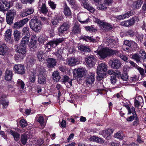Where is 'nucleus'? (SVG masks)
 <instances>
[{"mask_svg":"<svg viewBox=\"0 0 146 146\" xmlns=\"http://www.w3.org/2000/svg\"><path fill=\"white\" fill-rule=\"evenodd\" d=\"M5 79L8 81H10L12 77V72L10 70H6L5 76Z\"/></svg>","mask_w":146,"mask_h":146,"instance_id":"nucleus-24","label":"nucleus"},{"mask_svg":"<svg viewBox=\"0 0 146 146\" xmlns=\"http://www.w3.org/2000/svg\"><path fill=\"white\" fill-rule=\"evenodd\" d=\"M71 11L67 5L65 4L64 9V15L66 16H69L71 15Z\"/></svg>","mask_w":146,"mask_h":146,"instance_id":"nucleus-34","label":"nucleus"},{"mask_svg":"<svg viewBox=\"0 0 146 146\" xmlns=\"http://www.w3.org/2000/svg\"><path fill=\"white\" fill-rule=\"evenodd\" d=\"M0 103L3 105V108H6L8 105L9 102H6L3 98L0 99Z\"/></svg>","mask_w":146,"mask_h":146,"instance_id":"nucleus-41","label":"nucleus"},{"mask_svg":"<svg viewBox=\"0 0 146 146\" xmlns=\"http://www.w3.org/2000/svg\"><path fill=\"white\" fill-rule=\"evenodd\" d=\"M16 52L19 53V55H17L16 56H19L18 58H20L21 59H23L25 56L26 55L27 52L26 47L20 48L19 49H16Z\"/></svg>","mask_w":146,"mask_h":146,"instance_id":"nucleus-14","label":"nucleus"},{"mask_svg":"<svg viewBox=\"0 0 146 146\" xmlns=\"http://www.w3.org/2000/svg\"><path fill=\"white\" fill-rule=\"evenodd\" d=\"M137 116V115L135 112H134V113H133V115L131 116L129 118H127L126 120L128 121H131L134 118H136Z\"/></svg>","mask_w":146,"mask_h":146,"instance_id":"nucleus-61","label":"nucleus"},{"mask_svg":"<svg viewBox=\"0 0 146 146\" xmlns=\"http://www.w3.org/2000/svg\"><path fill=\"white\" fill-rule=\"evenodd\" d=\"M28 139V136L25 134H22L21 136V141L23 145L26 144Z\"/></svg>","mask_w":146,"mask_h":146,"instance_id":"nucleus-37","label":"nucleus"},{"mask_svg":"<svg viewBox=\"0 0 146 146\" xmlns=\"http://www.w3.org/2000/svg\"><path fill=\"white\" fill-rule=\"evenodd\" d=\"M80 28L79 26L77 24H75L72 30V33L74 35H75L80 33Z\"/></svg>","mask_w":146,"mask_h":146,"instance_id":"nucleus-30","label":"nucleus"},{"mask_svg":"<svg viewBox=\"0 0 146 146\" xmlns=\"http://www.w3.org/2000/svg\"><path fill=\"white\" fill-rule=\"evenodd\" d=\"M48 44L50 45L49 46L50 48H51V47L54 48L58 45L55 39L49 42Z\"/></svg>","mask_w":146,"mask_h":146,"instance_id":"nucleus-50","label":"nucleus"},{"mask_svg":"<svg viewBox=\"0 0 146 146\" xmlns=\"http://www.w3.org/2000/svg\"><path fill=\"white\" fill-rule=\"evenodd\" d=\"M62 53V50L61 49H58L57 51L53 52V54L56 56L57 59L58 60H60L62 59V56L61 55Z\"/></svg>","mask_w":146,"mask_h":146,"instance_id":"nucleus-27","label":"nucleus"},{"mask_svg":"<svg viewBox=\"0 0 146 146\" xmlns=\"http://www.w3.org/2000/svg\"><path fill=\"white\" fill-rule=\"evenodd\" d=\"M119 57L120 58L126 62H128V58L125 55L120 54L119 55Z\"/></svg>","mask_w":146,"mask_h":146,"instance_id":"nucleus-62","label":"nucleus"},{"mask_svg":"<svg viewBox=\"0 0 146 146\" xmlns=\"http://www.w3.org/2000/svg\"><path fill=\"white\" fill-rule=\"evenodd\" d=\"M52 76L54 80L56 82L58 81L60 78L58 72L57 71H55L53 72Z\"/></svg>","mask_w":146,"mask_h":146,"instance_id":"nucleus-28","label":"nucleus"},{"mask_svg":"<svg viewBox=\"0 0 146 146\" xmlns=\"http://www.w3.org/2000/svg\"><path fill=\"white\" fill-rule=\"evenodd\" d=\"M70 5H71L72 7L74 9L78 7V5L75 0H67Z\"/></svg>","mask_w":146,"mask_h":146,"instance_id":"nucleus-44","label":"nucleus"},{"mask_svg":"<svg viewBox=\"0 0 146 146\" xmlns=\"http://www.w3.org/2000/svg\"><path fill=\"white\" fill-rule=\"evenodd\" d=\"M138 18L135 17L126 21H124L120 23V25L123 26L129 27L133 25L136 21H137Z\"/></svg>","mask_w":146,"mask_h":146,"instance_id":"nucleus-3","label":"nucleus"},{"mask_svg":"<svg viewBox=\"0 0 146 146\" xmlns=\"http://www.w3.org/2000/svg\"><path fill=\"white\" fill-rule=\"evenodd\" d=\"M29 29L28 27H24L22 31V34L23 35H29L30 33L29 31Z\"/></svg>","mask_w":146,"mask_h":146,"instance_id":"nucleus-48","label":"nucleus"},{"mask_svg":"<svg viewBox=\"0 0 146 146\" xmlns=\"http://www.w3.org/2000/svg\"><path fill=\"white\" fill-rule=\"evenodd\" d=\"M136 69L139 71L142 76L143 77H145L146 76V75L145 74L144 70L143 68L138 66L137 67Z\"/></svg>","mask_w":146,"mask_h":146,"instance_id":"nucleus-49","label":"nucleus"},{"mask_svg":"<svg viewBox=\"0 0 146 146\" xmlns=\"http://www.w3.org/2000/svg\"><path fill=\"white\" fill-rule=\"evenodd\" d=\"M108 66L104 63H101L98 65L97 68V79L102 80L105 76V72L107 70Z\"/></svg>","mask_w":146,"mask_h":146,"instance_id":"nucleus-1","label":"nucleus"},{"mask_svg":"<svg viewBox=\"0 0 146 146\" xmlns=\"http://www.w3.org/2000/svg\"><path fill=\"white\" fill-rule=\"evenodd\" d=\"M85 61L88 66L92 68L95 64L96 62V59L93 56L91 55L86 58Z\"/></svg>","mask_w":146,"mask_h":146,"instance_id":"nucleus-4","label":"nucleus"},{"mask_svg":"<svg viewBox=\"0 0 146 146\" xmlns=\"http://www.w3.org/2000/svg\"><path fill=\"white\" fill-rule=\"evenodd\" d=\"M79 50L81 51H83L84 52H90L91 50L88 47L83 45H81L78 46Z\"/></svg>","mask_w":146,"mask_h":146,"instance_id":"nucleus-35","label":"nucleus"},{"mask_svg":"<svg viewBox=\"0 0 146 146\" xmlns=\"http://www.w3.org/2000/svg\"><path fill=\"white\" fill-rule=\"evenodd\" d=\"M11 36V30L10 29L7 30L6 33L5 35V39L7 41L9 40Z\"/></svg>","mask_w":146,"mask_h":146,"instance_id":"nucleus-38","label":"nucleus"},{"mask_svg":"<svg viewBox=\"0 0 146 146\" xmlns=\"http://www.w3.org/2000/svg\"><path fill=\"white\" fill-rule=\"evenodd\" d=\"M94 74H91L87 77L86 80L87 84H92L94 83L95 80Z\"/></svg>","mask_w":146,"mask_h":146,"instance_id":"nucleus-22","label":"nucleus"},{"mask_svg":"<svg viewBox=\"0 0 146 146\" xmlns=\"http://www.w3.org/2000/svg\"><path fill=\"white\" fill-rule=\"evenodd\" d=\"M48 4L52 9H55L56 8V4H55L53 2L50 1L48 2Z\"/></svg>","mask_w":146,"mask_h":146,"instance_id":"nucleus-64","label":"nucleus"},{"mask_svg":"<svg viewBox=\"0 0 146 146\" xmlns=\"http://www.w3.org/2000/svg\"><path fill=\"white\" fill-rule=\"evenodd\" d=\"M10 133L13 136L14 139L16 141H18L19 139L20 134L15 131L10 130Z\"/></svg>","mask_w":146,"mask_h":146,"instance_id":"nucleus-29","label":"nucleus"},{"mask_svg":"<svg viewBox=\"0 0 146 146\" xmlns=\"http://www.w3.org/2000/svg\"><path fill=\"white\" fill-rule=\"evenodd\" d=\"M29 37L25 36L23 37L21 42V45L23 47H26L29 42Z\"/></svg>","mask_w":146,"mask_h":146,"instance_id":"nucleus-20","label":"nucleus"},{"mask_svg":"<svg viewBox=\"0 0 146 146\" xmlns=\"http://www.w3.org/2000/svg\"><path fill=\"white\" fill-rule=\"evenodd\" d=\"M36 118L37 121L40 124L42 127V128L44 127L45 125L43 117L42 116H40L38 117L37 116Z\"/></svg>","mask_w":146,"mask_h":146,"instance_id":"nucleus-36","label":"nucleus"},{"mask_svg":"<svg viewBox=\"0 0 146 146\" xmlns=\"http://www.w3.org/2000/svg\"><path fill=\"white\" fill-rule=\"evenodd\" d=\"M129 46V50H134L137 47V44L134 42L131 41Z\"/></svg>","mask_w":146,"mask_h":146,"instance_id":"nucleus-39","label":"nucleus"},{"mask_svg":"<svg viewBox=\"0 0 146 146\" xmlns=\"http://www.w3.org/2000/svg\"><path fill=\"white\" fill-rule=\"evenodd\" d=\"M112 133V130L110 129H108L103 131L102 132V135L107 139L109 140L111 138V134Z\"/></svg>","mask_w":146,"mask_h":146,"instance_id":"nucleus-19","label":"nucleus"},{"mask_svg":"<svg viewBox=\"0 0 146 146\" xmlns=\"http://www.w3.org/2000/svg\"><path fill=\"white\" fill-rule=\"evenodd\" d=\"M78 62L77 60L74 58L69 57L67 59V64L70 66H75Z\"/></svg>","mask_w":146,"mask_h":146,"instance_id":"nucleus-23","label":"nucleus"},{"mask_svg":"<svg viewBox=\"0 0 146 146\" xmlns=\"http://www.w3.org/2000/svg\"><path fill=\"white\" fill-rule=\"evenodd\" d=\"M102 26V29L105 31H108L109 30L112 29L113 28L112 25L108 23H104V24Z\"/></svg>","mask_w":146,"mask_h":146,"instance_id":"nucleus-25","label":"nucleus"},{"mask_svg":"<svg viewBox=\"0 0 146 146\" xmlns=\"http://www.w3.org/2000/svg\"><path fill=\"white\" fill-rule=\"evenodd\" d=\"M44 53L42 51H38L36 54L37 57L39 61L42 62L44 60Z\"/></svg>","mask_w":146,"mask_h":146,"instance_id":"nucleus-26","label":"nucleus"},{"mask_svg":"<svg viewBox=\"0 0 146 146\" xmlns=\"http://www.w3.org/2000/svg\"><path fill=\"white\" fill-rule=\"evenodd\" d=\"M82 5L88 11H90L91 13H93L95 9L92 7L90 6L88 4V1L86 0H81Z\"/></svg>","mask_w":146,"mask_h":146,"instance_id":"nucleus-12","label":"nucleus"},{"mask_svg":"<svg viewBox=\"0 0 146 146\" xmlns=\"http://www.w3.org/2000/svg\"><path fill=\"white\" fill-rule=\"evenodd\" d=\"M119 53V51L118 50H113L112 49H109V56L112 55H117Z\"/></svg>","mask_w":146,"mask_h":146,"instance_id":"nucleus-52","label":"nucleus"},{"mask_svg":"<svg viewBox=\"0 0 146 146\" xmlns=\"http://www.w3.org/2000/svg\"><path fill=\"white\" fill-rule=\"evenodd\" d=\"M7 16H9L10 17H13L16 15L15 11L14 9L9 11L6 14Z\"/></svg>","mask_w":146,"mask_h":146,"instance_id":"nucleus-53","label":"nucleus"},{"mask_svg":"<svg viewBox=\"0 0 146 146\" xmlns=\"http://www.w3.org/2000/svg\"><path fill=\"white\" fill-rule=\"evenodd\" d=\"M111 63V66L113 69H118L120 68L121 65V63L119 60L118 59H114L110 61Z\"/></svg>","mask_w":146,"mask_h":146,"instance_id":"nucleus-10","label":"nucleus"},{"mask_svg":"<svg viewBox=\"0 0 146 146\" xmlns=\"http://www.w3.org/2000/svg\"><path fill=\"white\" fill-rule=\"evenodd\" d=\"M121 78L123 80L127 81L128 78V76L127 73H123L122 75H120Z\"/></svg>","mask_w":146,"mask_h":146,"instance_id":"nucleus-63","label":"nucleus"},{"mask_svg":"<svg viewBox=\"0 0 146 146\" xmlns=\"http://www.w3.org/2000/svg\"><path fill=\"white\" fill-rule=\"evenodd\" d=\"M131 58L135 60L137 62L140 61V57L137 54H132Z\"/></svg>","mask_w":146,"mask_h":146,"instance_id":"nucleus-59","label":"nucleus"},{"mask_svg":"<svg viewBox=\"0 0 146 146\" xmlns=\"http://www.w3.org/2000/svg\"><path fill=\"white\" fill-rule=\"evenodd\" d=\"M44 72V71L43 67L41 68L40 70H39L38 82L40 84H42L46 83V78L45 77L43 76Z\"/></svg>","mask_w":146,"mask_h":146,"instance_id":"nucleus-7","label":"nucleus"},{"mask_svg":"<svg viewBox=\"0 0 146 146\" xmlns=\"http://www.w3.org/2000/svg\"><path fill=\"white\" fill-rule=\"evenodd\" d=\"M141 1L140 0H137L133 3L132 4L133 7L134 9H138L139 8L141 5Z\"/></svg>","mask_w":146,"mask_h":146,"instance_id":"nucleus-31","label":"nucleus"},{"mask_svg":"<svg viewBox=\"0 0 146 146\" xmlns=\"http://www.w3.org/2000/svg\"><path fill=\"white\" fill-rule=\"evenodd\" d=\"M69 27L70 25L68 23H64L59 27L58 32L60 33H65L69 29Z\"/></svg>","mask_w":146,"mask_h":146,"instance_id":"nucleus-11","label":"nucleus"},{"mask_svg":"<svg viewBox=\"0 0 146 146\" xmlns=\"http://www.w3.org/2000/svg\"><path fill=\"white\" fill-rule=\"evenodd\" d=\"M28 18H25L21 20L18 22H16L14 24L13 27L16 29H19L22 27L26 24L29 21Z\"/></svg>","mask_w":146,"mask_h":146,"instance_id":"nucleus-9","label":"nucleus"},{"mask_svg":"<svg viewBox=\"0 0 146 146\" xmlns=\"http://www.w3.org/2000/svg\"><path fill=\"white\" fill-rule=\"evenodd\" d=\"M134 105L135 107L138 108L140 107L141 108L143 106V101L142 97L141 96H138L135 99Z\"/></svg>","mask_w":146,"mask_h":146,"instance_id":"nucleus-8","label":"nucleus"},{"mask_svg":"<svg viewBox=\"0 0 146 146\" xmlns=\"http://www.w3.org/2000/svg\"><path fill=\"white\" fill-rule=\"evenodd\" d=\"M83 39L87 41H92L94 42L96 40L94 39L92 37H89L88 36H84L82 38Z\"/></svg>","mask_w":146,"mask_h":146,"instance_id":"nucleus-43","label":"nucleus"},{"mask_svg":"<svg viewBox=\"0 0 146 146\" xmlns=\"http://www.w3.org/2000/svg\"><path fill=\"white\" fill-rule=\"evenodd\" d=\"M47 40V38L45 36L41 35L38 38V41L40 44L43 45Z\"/></svg>","mask_w":146,"mask_h":146,"instance_id":"nucleus-33","label":"nucleus"},{"mask_svg":"<svg viewBox=\"0 0 146 146\" xmlns=\"http://www.w3.org/2000/svg\"><path fill=\"white\" fill-rule=\"evenodd\" d=\"M13 70L15 73L23 74L25 73V68L24 65L21 64H15L14 66Z\"/></svg>","mask_w":146,"mask_h":146,"instance_id":"nucleus-5","label":"nucleus"},{"mask_svg":"<svg viewBox=\"0 0 146 146\" xmlns=\"http://www.w3.org/2000/svg\"><path fill=\"white\" fill-rule=\"evenodd\" d=\"M114 137L115 138L119 139V140H122L123 138V136L122 133L121 132L118 131L115 134Z\"/></svg>","mask_w":146,"mask_h":146,"instance_id":"nucleus-46","label":"nucleus"},{"mask_svg":"<svg viewBox=\"0 0 146 146\" xmlns=\"http://www.w3.org/2000/svg\"><path fill=\"white\" fill-rule=\"evenodd\" d=\"M47 66L48 68H52L54 67L57 63L56 59L52 58H48L47 60Z\"/></svg>","mask_w":146,"mask_h":146,"instance_id":"nucleus-15","label":"nucleus"},{"mask_svg":"<svg viewBox=\"0 0 146 146\" xmlns=\"http://www.w3.org/2000/svg\"><path fill=\"white\" fill-rule=\"evenodd\" d=\"M29 26L33 31L39 32L42 28L40 21L38 19H32L29 22Z\"/></svg>","mask_w":146,"mask_h":146,"instance_id":"nucleus-2","label":"nucleus"},{"mask_svg":"<svg viewBox=\"0 0 146 146\" xmlns=\"http://www.w3.org/2000/svg\"><path fill=\"white\" fill-rule=\"evenodd\" d=\"M8 50V48L5 44L0 43V55H4Z\"/></svg>","mask_w":146,"mask_h":146,"instance_id":"nucleus-21","label":"nucleus"},{"mask_svg":"<svg viewBox=\"0 0 146 146\" xmlns=\"http://www.w3.org/2000/svg\"><path fill=\"white\" fill-rule=\"evenodd\" d=\"M38 7L40 12L43 14H46L48 12L47 8L45 3H39Z\"/></svg>","mask_w":146,"mask_h":146,"instance_id":"nucleus-16","label":"nucleus"},{"mask_svg":"<svg viewBox=\"0 0 146 146\" xmlns=\"http://www.w3.org/2000/svg\"><path fill=\"white\" fill-rule=\"evenodd\" d=\"M13 17H10L9 16H6V21L7 23L10 25H11L13 22Z\"/></svg>","mask_w":146,"mask_h":146,"instance_id":"nucleus-54","label":"nucleus"},{"mask_svg":"<svg viewBox=\"0 0 146 146\" xmlns=\"http://www.w3.org/2000/svg\"><path fill=\"white\" fill-rule=\"evenodd\" d=\"M29 79L30 81L32 82H34L35 80V75L33 73H32L30 75Z\"/></svg>","mask_w":146,"mask_h":146,"instance_id":"nucleus-56","label":"nucleus"},{"mask_svg":"<svg viewBox=\"0 0 146 146\" xmlns=\"http://www.w3.org/2000/svg\"><path fill=\"white\" fill-rule=\"evenodd\" d=\"M7 10V8H5L3 4V1L0 0V11H5Z\"/></svg>","mask_w":146,"mask_h":146,"instance_id":"nucleus-51","label":"nucleus"},{"mask_svg":"<svg viewBox=\"0 0 146 146\" xmlns=\"http://www.w3.org/2000/svg\"><path fill=\"white\" fill-rule=\"evenodd\" d=\"M107 7V6L103 3L99 5L97 7L98 9L104 10L106 9Z\"/></svg>","mask_w":146,"mask_h":146,"instance_id":"nucleus-55","label":"nucleus"},{"mask_svg":"<svg viewBox=\"0 0 146 146\" xmlns=\"http://www.w3.org/2000/svg\"><path fill=\"white\" fill-rule=\"evenodd\" d=\"M63 82L66 83L68 86H71L72 85V80L67 76H64L63 78Z\"/></svg>","mask_w":146,"mask_h":146,"instance_id":"nucleus-32","label":"nucleus"},{"mask_svg":"<svg viewBox=\"0 0 146 146\" xmlns=\"http://www.w3.org/2000/svg\"><path fill=\"white\" fill-rule=\"evenodd\" d=\"M62 17L58 15H55L52 19L51 23L53 25H57L59 21H61Z\"/></svg>","mask_w":146,"mask_h":146,"instance_id":"nucleus-18","label":"nucleus"},{"mask_svg":"<svg viewBox=\"0 0 146 146\" xmlns=\"http://www.w3.org/2000/svg\"><path fill=\"white\" fill-rule=\"evenodd\" d=\"M21 32L19 31L16 30L14 31L13 35L15 40L18 41L20 38Z\"/></svg>","mask_w":146,"mask_h":146,"instance_id":"nucleus-42","label":"nucleus"},{"mask_svg":"<svg viewBox=\"0 0 146 146\" xmlns=\"http://www.w3.org/2000/svg\"><path fill=\"white\" fill-rule=\"evenodd\" d=\"M26 62L28 65L30 66V65H32L34 64L35 60L32 58H28L26 60Z\"/></svg>","mask_w":146,"mask_h":146,"instance_id":"nucleus-45","label":"nucleus"},{"mask_svg":"<svg viewBox=\"0 0 146 146\" xmlns=\"http://www.w3.org/2000/svg\"><path fill=\"white\" fill-rule=\"evenodd\" d=\"M141 54L140 57L142 59H145L146 58V53L143 50H141L139 51Z\"/></svg>","mask_w":146,"mask_h":146,"instance_id":"nucleus-58","label":"nucleus"},{"mask_svg":"<svg viewBox=\"0 0 146 146\" xmlns=\"http://www.w3.org/2000/svg\"><path fill=\"white\" fill-rule=\"evenodd\" d=\"M133 11H129L127 13L123 14L124 19L127 18L133 14Z\"/></svg>","mask_w":146,"mask_h":146,"instance_id":"nucleus-60","label":"nucleus"},{"mask_svg":"<svg viewBox=\"0 0 146 146\" xmlns=\"http://www.w3.org/2000/svg\"><path fill=\"white\" fill-rule=\"evenodd\" d=\"M20 126L22 127H24L27 126L28 123L24 119H22L20 121Z\"/></svg>","mask_w":146,"mask_h":146,"instance_id":"nucleus-47","label":"nucleus"},{"mask_svg":"<svg viewBox=\"0 0 146 146\" xmlns=\"http://www.w3.org/2000/svg\"><path fill=\"white\" fill-rule=\"evenodd\" d=\"M17 86L20 87L22 89H23L25 87L24 82L21 80L18 79L17 82Z\"/></svg>","mask_w":146,"mask_h":146,"instance_id":"nucleus-40","label":"nucleus"},{"mask_svg":"<svg viewBox=\"0 0 146 146\" xmlns=\"http://www.w3.org/2000/svg\"><path fill=\"white\" fill-rule=\"evenodd\" d=\"M44 143L43 140L42 139H40L38 140L35 143L36 146H40Z\"/></svg>","mask_w":146,"mask_h":146,"instance_id":"nucleus-57","label":"nucleus"},{"mask_svg":"<svg viewBox=\"0 0 146 146\" xmlns=\"http://www.w3.org/2000/svg\"><path fill=\"white\" fill-rule=\"evenodd\" d=\"M76 71L77 72V75L76 77L78 78L79 77H82L86 74V70L85 69L82 68H78Z\"/></svg>","mask_w":146,"mask_h":146,"instance_id":"nucleus-17","label":"nucleus"},{"mask_svg":"<svg viewBox=\"0 0 146 146\" xmlns=\"http://www.w3.org/2000/svg\"><path fill=\"white\" fill-rule=\"evenodd\" d=\"M98 54L100 56V58L103 59L109 56V48H103L98 52Z\"/></svg>","mask_w":146,"mask_h":146,"instance_id":"nucleus-6","label":"nucleus"},{"mask_svg":"<svg viewBox=\"0 0 146 146\" xmlns=\"http://www.w3.org/2000/svg\"><path fill=\"white\" fill-rule=\"evenodd\" d=\"M78 20L82 23L87 22L89 18L86 13L80 14L78 16Z\"/></svg>","mask_w":146,"mask_h":146,"instance_id":"nucleus-13","label":"nucleus"}]
</instances>
